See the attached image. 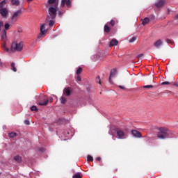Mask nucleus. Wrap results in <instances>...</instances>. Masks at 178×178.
I'll list each match as a JSON object with an SVG mask.
<instances>
[{
	"mask_svg": "<svg viewBox=\"0 0 178 178\" xmlns=\"http://www.w3.org/2000/svg\"><path fill=\"white\" fill-rule=\"evenodd\" d=\"M166 42L167 44H172V40H170V39H167Z\"/></svg>",
	"mask_w": 178,
	"mask_h": 178,
	"instance_id": "58836bf2",
	"label": "nucleus"
},
{
	"mask_svg": "<svg viewBox=\"0 0 178 178\" xmlns=\"http://www.w3.org/2000/svg\"><path fill=\"white\" fill-rule=\"evenodd\" d=\"M116 74V70L115 69L111 70L110 73L109 81L112 83V77Z\"/></svg>",
	"mask_w": 178,
	"mask_h": 178,
	"instance_id": "dca6fc26",
	"label": "nucleus"
},
{
	"mask_svg": "<svg viewBox=\"0 0 178 178\" xmlns=\"http://www.w3.org/2000/svg\"><path fill=\"white\" fill-rule=\"evenodd\" d=\"M72 94V91L70 90V88H65L63 90V95L65 97H69Z\"/></svg>",
	"mask_w": 178,
	"mask_h": 178,
	"instance_id": "9b49d317",
	"label": "nucleus"
},
{
	"mask_svg": "<svg viewBox=\"0 0 178 178\" xmlns=\"http://www.w3.org/2000/svg\"><path fill=\"white\" fill-rule=\"evenodd\" d=\"M55 18H51L49 17V19H48V17H47V22H49V26L50 27H52V26H54V24H55Z\"/></svg>",
	"mask_w": 178,
	"mask_h": 178,
	"instance_id": "f8f14e48",
	"label": "nucleus"
},
{
	"mask_svg": "<svg viewBox=\"0 0 178 178\" xmlns=\"http://www.w3.org/2000/svg\"><path fill=\"white\" fill-rule=\"evenodd\" d=\"M109 24H111V26L113 27L115 24H116V22H115V20L111 19V22H109Z\"/></svg>",
	"mask_w": 178,
	"mask_h": 178,
	"instance_id": "c85d7f7f",
	"label": "nucleus"
},
{
	"mask_svg": "<svg viewBox=\"0 0 178 178\" xmlns=\"http://www.w3.org/2000/svg\"><path fill=\"white\" fill-rule=\"evenodd\" d=\"M65 5H66L67 8H72V1L70 0H61L62 8H65Z\"/></svg>",
	"mask_w": 178,
	"mask_h": 178,
	"instance_id": "0eeeda50",
	"label": "nucleus"
},
{
	"mask_svg": "<svg viewBox=\"0 0 178 178\" xmlns=\"http://www.w3.org/2000/svg\"><path fill=\"white\" fill-rule=\"evenodd\" d=\"M13 6H19L20 5V0H10Z\"/></svg>",
	"mask_w": 178,
	"mask_h": 178,
	"instance_id": "f3484780",
	"label": "nucleus"
},
{
	"mask_svg": "<svg viewBox=\"0 0 178 178\" xmlns=\"http://www.w3.org/2000/svg\"><path fill=\"white\" fill-rule=\"evenodd\" d=\"M162 44H163L162 40L161 39H159L154 43V45L155 48H159V47H161V45H162Z\"/></svg>",
	"mask_w": 178,
	"mask_h": 178,
	"instance_id": "2eb2a0df",
	"label": "nucleus"
},
{
	"mask_svg": "<svg viewBox=\"0 0 178 178\" xmlns=\"http://www.w3.org/2000/svg\"><path fill=\"white\" fill-rule=\"evenodd\" d=\"M131 134L135 137L136 138H141L143 137V135L140 134V131L137 130H132L131 131Z\"/></svg>",
	"mask_w": 178,
	"mask_h": 178,
	"instance_id": "1a4fd4ad",
	"label": "nucleus"
},
{
	"mask_svg": "<svg viewBox=\"0 0 178 178\" xmlns=\"http://www.w3.org/2000/svg\"><path fill=\"white\" fill-rule=\"evenodd\" d=\"M96 81H97V83H98L99 84H101V78L99 77V76H97V78H96Z\"/></svg>",
	"mask_w": 178,
	"mask_h": 178,
	"instance_id": "f704fd0d",
	"label": "nucleus"
},
{
	"mask_svg": "<svg viewBox=\"0 0 178 178\" xmlns=\"http://www.w3.org/2000/svg\"><path fill=\"white\" fill-rule=\"evenodd\" d=\"M2 27H3V22L0 21V31L2 30Z\"/></svg>",
	"mask_w": 178,
	"mask_h": 178,
	"instance_id": "e433bc0d",
	"label": "nucleus"
},
{
	"mask_svg": "<svg viewBox=\"0 0 178 178\" xmlns=\"http://www.w3.org/2000/svg\"><path fill=\"white\" fill-rule=\"evenodd\" d=\"M60 101L61 104H66V98H65L64 97H61Z\"/></svg>",
	"mask_w": 178,
	"mask_h": 178,
	"instance_id": "cd10ccee",
	"label": "nucleus"
},
{
	"mask_svg": "<svg viewBox=\"0 0 178 178\" xmlns=\"http://www.w3.org/2000/svg\"><path fill=\"white\" fill-rule=\"evenodd\" d=\"M10 27V25L9 24H6L4 25V29H5L4 31H6V30H9Z\"/></svg>",
	"mask_w": 178,
	"mask_h": 178,
	"instance_id": "c756f323",
	"label": "nucleus"
},
{
	"mask_svg": "<svg viewBox=\"0 0 178 178\" xmlns=\"http://www.w3.org/2000/svg\"><path fill=\"white\" fill-rule=\"evenodd\" d=\"M8 137L10 138H15V137H17V134L16 132H11L8 134Z\"/></svg>",
	"mask_w": 178,
	"mask_h": 178,
	"instance_id": "a211bd4d",
	"label": "nucleus"
},
{
	"mask_svg": "<svg viewBox=\"0 0 178 178\" xmlns=\"http://www.w3.org/2000/svg\"><path fill=\"white\" fill-rule=\"evenodd\" d=\"M0 15L3 17V19H6V17H8V15H9V10H8V8H1Z\"/></svg>",
	"mask_w": 178,
	"mask_h": 178,
	"instance_id": "423d86ee",
	"label": "nucleus"
},
{
	"mask_svg": "<svg viewBox=\"0 0 178 178\" xmlns=\"http://www.w3.org/2000/svg\"><path fill=\"white\" fill-rule=\"evenodd\" d=\"M143 56H144V54H141L138 55L137 58H138V59H140V58H143Z\"/></svg>",
	"mask_w": 178,
	"mask_h": 178,
	"instance_id": "ea45409f",
	"label": "nucleus"
},
{
	"mask_svg": "<svg viewBox=\"0 0 178 178\" xmlns=\"http://www.w3.org/2000/svg\"><path fill=\"white\" fill-rule=\"evenodd\" d=\"M31 110L32 111H35V112H38V108H37L36 106H32L31 107Z\"/></svg>",
	"mask_w": 178,
	"mask_h": 178,
	"instance_id": "bb28decb",
	"label": "nucleus"
},
{
	"mask_svg": "<svg viewBox=\"0 0 178 178\" xmlns=\"http://www.w3.org/2000/svg\"><path fill=\"white\" fill-rule=\"evenodd\" d=\"M169 84H170V83L168 81H164L161 83V86H169Z\"/></svg>",
	"mask_w": 178,
	"mask_h": 178,
	"instance_id": "c9c22d12",
	"label": "nucleus"
},
{
	"mask_svg": "<svg viewBox=\"0 0 178 178\" xmlns=\"http://www.w3.org/2000/svg\"><path fill=\"white\" fill-rule=\"evenodd\" d=\"M163 5H165V0H158L154 4L156 8H162Z\"/></svg>",
	"mask_w": 178,
	"mask_h": 178,
	"instance_id": "9d476101",
	"label": "nucleus"
},
{
	"mask_svg": "<svg viewBox=\"0 0 178 178\" xmlns=\"http://www.w3.org/2000/svg\"><path fill=\"white\" fill-rule=\"evenodd\" d=\"M116 133L118 138L120 140L124 138V131L123 130L118 129H116Z\"/></svg>",
	"mask_w": 178,
	"mask_h": 178,
	"instance_id": "6e6552de",
	"label": "nucleus"
},
{
	"mask_svg": "<svg viewBox=\"0 0 178 178\" xmlns=\"http://www.w3.org/2000/svg\"><path fill=\"white\" fill-rule=\"evenodd\" d=\"M77 80H78V81H81V76H80L79 75H78V76H77Z\"/></svg>",
	"mask_w": 178,
	"mask_h": 178,
	"instance_id": "79ce46f5",
	"label": "nucleus"
},
{
	"mask_svg": "<svg viewBox=\"0 0 178 178\" xmlns=\"http://www.w3.org/2000/svg\"><path fill=\"white\" fill-rule=\"evenodd\" d=\"M38 151H40V152H44V149L43 147H39Z\"/></svg>",
	"mask_w": 178,
	"mask_h": 178,
	"instance_id": "4c0bfd02",
	"label": "nucleus"
},
{
	"mask_svg": "<svg viewBox=\"0 0 178 178\" xmlns=\"http://www.w3.org/2000/svg\"><path fill=\"white\" fill-rule=\"evenodd\" d=\"M148 23H149V18L146 17L143 20L142 24L145 26V24H148Z\"/></svg>",
	"mask_w": 178,
	"mask_h": 178,
	"instance_id": "412c9836",
	"label": "nucleus"
},
{
	"mask_svg": "<svg viewBox=\"0 0 178 178\" xmlns=\"http://www.w3.org/2000/svg\"><path fill=\"white\" fill-rule=\"evenodd\" d=\"M25 124H26L27 126H29V124H30V122L29 120H25L24 121Z\"/></svg>",
	"mask_w": 178,
	"mask_h": 178,
	"instance_id": "a19ab883",
	"label": "nucleus"
},
{
	"mask_svg": "<svg viewBox=\"0 0 178 178\" xmlns=\"http://www.w3.org/2000/svg\"><path fill=\"white\" fill-rule=\"evenodd\" d=\"M119 44V42L116 39H113L110 42V47H116Z\"/></svg>",
	"mask_w": 178,
	"mask_h": 178,
	"instance_id": "4468645a",
	"label": "nucleus"
},
{
	"mask_svg": "<svg viewBox=\"0 0 178 178\" xmlns=\"http://www.w3.org/2000/svg\"><path fill=\"white\" fill-rule=\"evenodd\" d=\"M81 72H83V68H81V67H79L77 70H76V74L77 76H80V74H81Z\"/></svg>",
	"mask_w": 178,
	"mask_h": 178,
	"instance_id": "393cba45",
	"label": "nucleus"
},
{
	"mask_svg": "<svg viewBox=\"0 0 178 178\" xmlns=\"http://www.w3.org/2000/svg\"><path fill=\"white\" fill-rule=\"evenodd\" d=\"M88 161L89 162H92V161H94V159L92 158V156H91L90 155L88 156Z\"/></svg>",
	"mask_w": 178,
	"mask_h": 178,
	"instance_id": "2f4dec72",
	"label": "nucleus"
},
{
	"mask_svg": "<svg viewBox=\"0 0 178 178\" xmlns=\"http://www.w3.org/2000/svg\"><path fill=\"white\" fill-rule=\"evenodd\" d=\"M48 101L49 100L47 98H44L43 102H39V105L44 106L47 105V104H48Z\"/></svg>",
	"mask_w": 178,
	"mask_h": 178,
	"instance_id": "6ab92c4d",
	"label": "nucleus"
},
{
	"mask_svg": "<svg viewBox=\"0 0 178 178\" xmlns=\"http://www.w3.org/2000/svg\"><path fill=\"white\" fill-rule=\"evenodd\" d=\"M172 137V132L167 128H159V132L157 133V138L160 140H164V138H169Z\"/></svg>",
	"mask_w": 178,
	"mask_h": 178,
	"instance_id": "f257e3e1",
	"label": "nucleus"
},
{
	"mask_svg": "<svg viewBox=\"0 0 178 178\" xmlns=\"http://www.w3.org/2000/svg\"><path fill=\"white\" fill-rule=\"evenodd\" d=\"M174 86H176L177 87H178V83H174Z\"/></svg>",
	"mask_w": 178,
	"mask_h": 178,
	"instance_id": "de8ad7c7",
	"label": "nucleus"
},
{
	"mask_svg": "<svg viewBox=\"0 0 178 178\" xmlns=\"http://www.w3.org/2000/svg\"><path fill=\"white\" fill-rule=\"evenodd\" d=\"M104 33H111V27L108 25H104Z\"/></svg>",
	"mask_w": 178,
	"mask_h": 178,
	"instance_id": "4be33fe9",
	"label": "nucleus"
},
{
	"mask_svg": "<svg viewBox=\"0 0 178 178\" xmlns=\"http://www.w3.org/2000/svg\"><path fill=\"white\" fill-rule=\"evenodd\" d=\"M22 15V10H19L13 13L11 17L12 22H17V19H19V16Z\"/></svg>",
	"mask_w": 178,
	"mask_h": 178,
	"instance_id": "20e7f679",
	"label": "nucleus"
},
{
	"mask_svg": "<svg viewBox=\"0 0 178 178\" xmlns=\"http://www.w3.org/2000/svg\"><path fill=\"white\" fill-rule=\"evenodd\" d=\"M14 160L16 161V162H22V157H20V156H15Z\"/></svg>",
	"mask_w": 178,
	"mask_h": 178,
	"instance_id": "b1692460",
	"label": "nucleus"
},
{
	"mask_svg": "<svg viewBox=\"0 0 178 178\" xmlns=\"http://www.w3.org/2000/svg\"><path fill=\"white\" fill-rule=\"evenodd\" d=\"M11 70H13L14 72H17V69L16 68V64H15V63H13L11 64Z\"/></svg>",
	"mask_w": 178,
	"mask_h": 178,
	"instance_id": "5701e85b",
	"label": "nucleus"
},
{
	"mask_svg": "<svg viewBox=\"0 0 178 178\" xmlns=\"http://www.w3.org/2000/svg\"><path fill=\"white\" fill-rule=\"evenodd\" d=\"M5 49H6V51L8 52V51H9V49H8V48H5Z\"/></svg>",
	"mask_w": 178,
	"mask_h": 178,
	"instance_id": "09e8293b",
	"label": "nucleus"
},
{
	"mask_svg": "<svg viewBox=\"0 0 178 178\" xmlns=\"http://www.w3.org/2000/svg\"><path fill=\"white\" fill-rule=\"evenodd\" d=\"M96 161H97L98 162H99V161H101V157H97V158H96Z\"/></svg>",
	"mask_w": 178,
	"mask_h": 178,
	"instance_id": "a18cd8bd",
	"label": "nucleus"
},
{
	"mask_svg": "<svg viewBox=\"0 0 178 178\" xmlns=\"http://www.w3.org/2000/svg\"><path fill=\"white\" fill-rule=\"evenodd\" d=\"M49 5H54V6H58V4L59 3V0H48Z\"/></svg>",
	"mask_w": 178,
	"mask_h": 178,
	"instance_id": "ddd939ff",
	"label": "nucleus"
},
{
	"mask_svg": "<svg viewBox=\"0 0 178 178\" xmlns=\"http://www.w3.org/2000/svg\"><path fill=\"white\" fill-rule=\"evenodd\" d=\"M72 178H81V175H80V174L77 173V174H75Z\"/></svg>",
	"mask_w": 178,
	"mask_h": 178,
	"instance_id": "72a5a7b5",
	"label": "nucleus"
},
{
	"mask_svg": "<svg viewBox=\"0 0 178 178\" xmlns=\"http://www.w3.org/2000/svg\"><path fill=\"white\" fill-rule=\"evenodd\" d=\"M23 42H13L11 44L12 51H16L17 52H21L23 50Z\"/></svg>",
	"mask_w": 178,
	"mask_h": 178,
	"instance_id": "f03ea898",
	"label": "nucleus"
},
{
	"mask_svg": "<svg viewBox=\"0 0 178 178\" xmlns=\"http://www.w3.org/2000/svg\"><path fill=\"white\" fill-rule=\"evenodd\" d=\"M47 31L45 29V24H42L40 26V33L38 36V38H41L43 35H45L47 34Z\"/></svg>",
	"mask_w": 178,
	"mask_h": 178,
	"instance_id": "39448f33",
	"label": "nucleus"
},
{
	"mask_svg": "<svg viewBox=\"0 0 178 178\" xmlns=\"http://www.w3.org/2000/svg\"><path fill=\"white\" fill-rule=\"evenodd\" d=\"M118 87H119V88H120L121 90H126V88H124V86H119Z\"/></svg>",
	"mask_w": 178,
	"mask_h": 178,
	"instance_id": "37998d69",
	"label": "nucleus"
},
{
	"mask_svg": "<svg viewBox=\"0 0 178 178\" xmlns=\"http://www.w3.org/2000/svg\"><path fill=\"white\" fill-rule=\"evenodd\" d=\"M28 1V2H31V1H33V0H27Z\"/></svg>",
	"mask_w": 178,
	"mask_h": 178,
	"instance_id": "8fccbe9b",
	"label": "nucleus"
},
{
	"mask_svg": "<svg viewBox=\"0 0 178 178\" xmlns=\"http://www.w3.org/2000/svg\"><path fill=\"white\" fill-rule=\"evenodd\" d=\"M63 15V13L62 12H58V15L60 16V17H61V16Z\"/></svg>",
	"mask_w": 178,
	"mask_h": 178,
	"instance_id": "c03bdc74",
	"label": "nucleus"
},
{
	"mask_svg": "<svg viewBox=\"0 0 178 178\" xmlns=\"http://www.w3.org/2000/svg\"><path fill=\"white\" fill-rule=\"evenodd\" d=\"M7 2L6 0H3L1 2H0V9H5V8H3V6H5V5H6Z\"/></svg>",
	"mask_w": 178,
	"mask_h": 178,
	"instance_id": "aec40b11",
	"label": "nucleus"
},
{
	"mask_svg": "<svg viewBox=\"0 0 178 178\" xmlns=\"http://www.w3.org/2000/svg\"><path fill=\"white\" fill-rule=\"evenodd\" d=\"M143 88H154V86H152V85L144 86Z\"/></svg>",
	"mask_w": 178,
	"mask_h": 178,
	"instance_id": "473e14b6",
	"label": "nucleus"
},
{
	"mask_svg": "<svg viewBox=\"0 0 178 178\" xmlns=\"http://www.w3.org/2000/svg\"><path fill=\"white\" fill-rule=\"evenodd\" d=\"M58 12V6H51L49 8V15H47L48 19H55L56 17V13Z\"/></svg>",
	"mask_w": 178,
	"mask_h": 178,
	"instance_id": "7ed1b4c3",
	"label": "nucleus"
},
{
	"mask_svg": "<svg viewBox=\"0 0 178 178\" xmlns=\"http://www.w3.org/2000/svg\"><path fill=\"white\" fill-rule=\"evenodd\" d=\"M136 40L137 38L136 36H134L129 40V42H134V41H136Z\"/></svg>",
	"mask_w": 178,
	"mask_h": 178,
	"instance_id": "7c9ffc66",
	"label": "nucleus"
},
{
	"mask_svg": "<svg viewBox=\"0 0 178 178\" xmlns=\"http://www.w3.org/2000/svg\"><path fill=\"white\" fill-rule=\"evenodd\" d=\"M1 38L3 41H5V40H6V31H3Z\"/></svg>",
	"mask_w": 178,
	"mask_h": 178,
	"instance_id": "a878e982",
	"label": "nucleus"
},
{
	"mask_svg": "<svg viewBox=\"0 0 178 178\" xmlns=\"http://www.w3.org/2000/svg\"><path fill=\"white\" fill-rule=\"evenodd\" d=\"M53 101H54V99H53L52 97H51V98L49 99V102H53Z\"/></svg>",
	"mask_w": 178,
	"mask_h": 178,
	"instance_id": "49530a36",
	"label": "nucleus"
}]
</instances>
